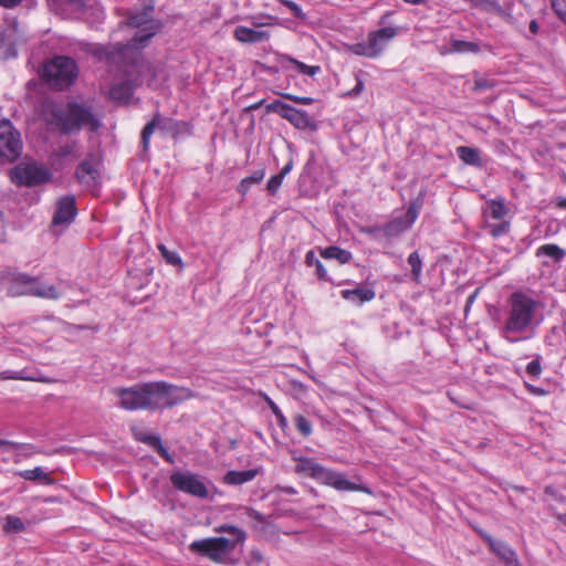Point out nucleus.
<instances>
[{
	"instance_id": "f257e3e1",
	"label": "nucleus",
	"mask_w": 566,
	"mask_h": 566,
	"mask_svg": "<svg viewBox=\"0 0 566 566\" xmlns=\"http://www.w3.org/2000/svg\"><path fill=\"white\" fill-rule=\"evenodd\" d=\"M144 11L140 13H132L127 19V25L136 29L133 39L126 43H117L108 51L107 59L115 63H130L132 70L128 76H136L134 80L114 84L109 90V97L116 102L127 103L133 95L134 87L144 81L151 86L158 84V80H165L163 71L159 66L144 61L139 56V50L145 48L149 40L159 31L160 24L151 18L153 6L148 4L149 0H143Z\"/></svg>"
},
{
	"instance_id": "f03ea898",
	"label": "nucleus",
	"mask_w": 566,
	"mask_h": 566,
	"mask_svg": "<svg viewBox=\"0 0 566 566\" xmlns=\"http://www.w3.org/2000/svg\"><path fill=\"white\" fill-rule=\"evenodd\" d=\"M114 394L119 399V406L129 411L171 408L192 396L188 388L166 381H149L127 388H116Z\"/></svg>"
},
{
	"instance_id": "7ed1b4c3",
	"label": "nucleus",
	"mask_w": 566,
	"mask_h": 566,
	"mask_svg": "<svg viewBox=\"0 0 566 566\" xmlns=\"http://www.w3.org/2000/svg\"><path fill=\"white\" fill-rule=\"evenodd\" d=\"M541 303L523 292L513 293L507 300L500 334L511 344L527 340L539 325Z\"/></svg>"
},
{
	"instance_id": "20e7f679",
	"label": "nucleus",
	"mask_w": 566,
	"mask_h": 566,
	"mask_svg": "<svg viewBox=\"0 0 566 566\" xmlns=\"http://www.w3.org/2000/svg\"><path fill=\"white\" fill-rule=\"evenodd\" d=\"M41 113L49 124L55 125L63 133H73L83 126H88L93 130L98 127V122L94 116L77 104L70 103L64 107H59L55 103L45 101L42 104Z\"/></svg>"
},
{
	"instance_id": "39448f33",
	"label": "nucleus",
	"mask_w": 566,
	"mask_h": 566,
	"mask_svg": "<svg viewBox=\"0 0 566 566\" xmlns=\"http://www.w3.org/2000/svg\"><path fill=\"white\" fill-rule=\"evenodd\" d=\"M0 280L7 285L8 293L14 296L29 294L50 300L60 297V293L54 285L27 274L6 270L0 273Z\"/></svg>"
},
{
	"instance_id": "423d86ee",
	"label": "nucleus",
	"mask_w": 566,
	"mask_h": 566,
	"mask_svg": "<svg viewBox=\"0 0 566 566\" xmlns=\"http://www.w3.org/2000/svg\"><path fill=\"white\" fill-rule=\"evenodd\" d=\"M238 546L227 537H208L193 541L190 543L189 549L214 563L235 565L239 562V556L235 554Z\"/></svg>"
},
{
	"instance_id": "0eeeda50",
	"label": "nucleus",
	"mask_w": 566,
	"mask_h": 566,
	"mask_svg": "<svg viewBox=\"0 0 566 566\" xmlns=\"http://www.w3.org/2000/svg\"><path fill=\"white\" fill-rule=\"evenodd\" d=\"M77 76V66L75 62L65 56H55L45 63L41 70V77L50 85L56 88L70 86Z\"/></svg>"
},
{
	"instance_id": "6e6552de",
	"label": "nucleus",
	"mask_w": 566,
	"mask_h": 566,
	"mask_svg": "<svg viewBox=\"0 0 566 566\" xmlns=\"http://www.w3.org/2000/svg\"><path fill=\"white\" fill-rule=\"evenodd\" d=\"M398 32L399 29L397 27H386L371 31L368 33L365 41L353 44L350 51L356 55L375 59L382 53Z\"/></svg>"
},
{
	"instance_id": "1a4fd4ad",
	"label": "nucleus",
	"mask_w": 566,
	"mask_h": 566,
	"mask_svg": "<svg viewBox=\"0 0 566 566\" xmlns=\"http://www.w3.org/2000/svg\"><path fill=\"white\" fill-rule=\"evenodd\" d=\"M10 179L18 186H38L50 180V170L36 163H20L10 170Z\"/></svg>"
},
{
	"instance_id": "9d476101",
	"label": "nucleus",
	"mask_w": 566,
	"mask_h": 566,
	"mask_svg": "<svg viewBox=\"0 0 566 566\" xmlns=\"http://www.w3.org/2000/svg\"><path fill=\"white\" fill-rule=\"evenodd\" d=\"M170 481L175 489L184 493L199 499H207L209 496V486L211 483H206L198 474L189 471L175 472L171 474Z\"/></svg>"
},
{
	"instance_id": "9b49d317",
	"label": "nucleus",
	"mask_w": 566,
	"mask_h": 566,
	"mask_svg": "<svg viewBox=\"0 0 566 566\" xmlns=\"http://www.w3.org/2000/svg\"><path fill=\"white\" fill-rule=\"evenodd\" d=\"M20 134L9 119H0V159L13 161L21 153Z\"/></svg>"
},
{
	"instance_id": "f8f14e48",
	"label": "nucleus",
	"mask_w": 566,
	"mask_h": 566,
	"mask_svg": "<svg viewBox=\"0 0 566 566\" xmlns=\"http://www.w3.org/2000/svg\"><path fill=\"white\" fill-rule=\"evenodd\" d=\"M476 7H481L483 10L491 12L509 23H516L521 15L520 0L517 3L510 8V0H473Z\"/></svg>"
},
{
	"instance_id": "ddd939ff",
	"label": "nucleus",
	"mask_w": 566,
	"mask_h": 566,
	"mask_svg": "<svg viewBox=\"0 0 566 566\" xmlns=\"http://www.w3.org/2000/svg\"><path fill=\"white\" fill-rule=\"evenodd\" d=\"M420 208V202H412L403 217L394 219L385 227V234L387 237H397L410 229L419 216Z\"/></svg>"
},
{
	"instance_id": "4468645a",
	"label": "nucleus",
	"mask_w": 566,
	"mask_h": 566,
	"mask_svg": "<svg viewBox=\"0 0 566 566\" xmlns=\"http://www.w3.org/2000/svg\"><path fill=\"white\" fill-rule=\"evenodd\" d=\"M318 482L332 486L338 491H356L359 488L350 482L345 474L326 469L323 467L321 474L317 479Z\"/></svg>"
},
{
	"instance_id": "2eb2a0df",
	"label": "nucleus",
	"mask_w": 566,
	"mask_h": 566,
	"mask_svg": "<svg viewBox=\"0 0 566 566\" xmlns=\"http://www.w3.org/2000/svg\"><path fill=\"white\" fill-rule=\"evenodd\" d=\"M76 214L75 198L65 196L56 203V211L53 217V226H67Z\"/></svg>"
},
{
	"instance_id": "dca6fc26",
	"label": "nucleus",
	"mask_w": 566,
	"mask_h": 566,
	"mask_svg": "<svg viewBox=\"0 0 566 566\" xmlns=\"http://www.w3.org/2000/svg\"><path fill=\"white\" fill-rule=\"evenodd\" d=\"M99 160L97 157H90L80 164L76 176L81 184L86 187H95L98 178Z\"/></svg>"
},
{
	"instance_id": "f3484780",
	"label": "nucleus",
	"mask_w": 566,
	"mask_h": 566,
	"mask_svg": "<svg viewBox=\"0 0 566 566\" xmlns=\"http://www.w3.org/2000/svg\"><path fill=\"white\" fill-rule=\"evenodd\" d=\"M490 548L507 565L520 566L515 552L505 543L493 539L490 535L481 534Z\"/></svg>"
},
{
	"instance_id": "a211bd4d",
	"label": "nucleus",
	"mask_w": 566,
	"mask_h": 566,
	"mask_svg": "<svg viewBox=\"0 0 566 566\" xmlns=\"http://www.w3.org/2000/svg\"><path fill=\"white\" fill-rule=\"evenodd\" d=\"M280 114L283 118L287 119L296 128L305 129L311 125V118L305 111L297 109L291 105H281Z\"/></svg>"
},
{
	"instance_id": "6ab92c4d",
	"label": "nucleus",
	"mask_w": 566,
	"mask_h": 566,
	"mask_svg": "<svg viewBox=\"0 0 566 566\" xmlns=\"http://www.w3.org/2000/svg\"><path fill=\"white\" fill-rule=\"evenodd\" d=\"M234 38L243 43H258L268 40L270 34L266 31L254 30L240 25L234 30Z\"/></svg>"
},
{
	"instance_id": "aec40b11",
	"label": "nucleus",
	"mask_w": 566,
	"mask_h": 566,
	"mask_svg": "<svg viewBox=\"0 0 566 566\" xmlns=\"http://www.w3.org/2000/svg\"><path fill=\"white\" fill-rule=\"evenodd\" d=\"M340 295L344 300L352 302L354 304H363L365 302L371 301L375 297V292L368 287L357 286L355 289H346L340 292Z\"/></svg>"
},
{
	"instance_id": "412c9836",
	"label": "nucleus",
	"mask_w": 566,
	"mask_h": 566,
	"mask_svg": "<svg viewBox=\"0 0 566 566\" xmlns=\"http://www.w3.org/2000/svg\"><path fill=\"white\" fill-rule=\"evenodd\" d=\"M13 38V29H7L0 32V59L7 60L17 56Z\"/></svg>"
},
{
	"instance_id": "4be33fe9",
	"label": "nucleus",
	"mask_w": 566,
	"mask_h": 566,
	"mask_svg": "<svg viewBox=\"0 0 566 566\" xmlns=\"http://www.w3.org/2000/svg\"><path fill=\"white\" fill-rule=\"evenodd\" d=\"M509 213V209L506 208L503 199H494L486 202V208L483 211V214L486 220H505Z\"/></svg>"
},
{
	"instance_id": "5701e85b",
	"label": "nucleus",
	"mask_w": 566,
	"mask_h": 566,
	"mask_svg": "<svg viewBox=\"0 0 566 566\" xmlns=\"http://www.w3.org/2000/svg\"><path fill=\"white\" fill-rule=\"evenodd\" d=\"M258 474V469H250L244 471H229L223 476V481L229 485H241L243 483L252 481Z\"/></svg>"
},
{
	"instance_id": "b1692460",
	"label": "nucleus",
	"mask_w": 566,
	"mask_h": 566,
	"mask_svg": "<svg viewBox=\"0 0 566 566\" xmlns=\"http://www.w3.org/2000/svg\"><path fill=\"white\" fill-rule=\"evenodd\" d=\"M457 155L465 165L475 167L483 165L481 151L478 148L459 146L457 148Z\"/></svg>"
},
{
	"instance_id": "393cba45",
	"label": "nucleus",
	"mask_w": 566,
	"mask_h": 566,
	"mask_svg": "<svg viewBox=\"0 0 566 566\" xmlns=\"http://www.w3.org/2000/svg\"><path fill=\"white\" fill-rule=\"evenodd\" d=\"M295 461V472L306 474L315 480L318 479L323 469L322 465L307 458H296Z\"/></svg>"
},
{
	"instance_id": "a878e982",
	"label": "nucleus",
	"mask_w": 566,
	"mask_h": 566,
	"mask_svg": "<svg viewBox=\"0 0 566 566\" xmlns=\"http://www.w3.org/2000/svg\"><path fill=\"white\" fill-rule=\"evenodd\" d=\"M17 474L28 481H39L46 485L53 483V480L41 467H35L32 470L19 471Z\"/></svg>"
},
{
	"instance_id": "bb28decb",
	"label": "nucleus",
	"mask_w": 566,
	"mask_h": 566,
	"mask_svg": "<svg viewBox=\"0 0 566 566\" xmlns=\"http://www.w3.org/2000/svg\"><path fill=\"white\" fill-rule=\"evenodd\" d=\"M216 532L230 534V537H227L228 541H232L234 544L240 546L243 545L247 538V534L243 530L230 524H222L216 527Z\"/></svg>"
},
{
	"instance_id": "cd10ccee",
	"label": "nucleus",
	"mask_w": 566,
	"mask_h": 566,
	"mask_svg": "<svg viewBox=\"0 0 566 566\" xmlns=\"http://www.w3.org/2000/svg\"><path fill=\"white\" fill-rule=\"evenodd\" d=\"M321 255L324 259H335L340 264L348 263L352 260V253L338 247L325 248L324 250H322Z\"/></svg>"
},
{
	"instance_id": "c85d7f7f",
	"label": "nucleus",
	"mask_w": 566,
	"mask_h": 566,
	"mask_svg": "<svg viewBox=\"0 0 566 566\" xmlns=\"http://www.w3.org/2000/svg\"><path fill=\"white\" fill-rule=\"evenodd\" d=\"M479 51L480 45L478 42L462 40H451L450 49L448 50V52L452 53H478Z\"/></svg>"
},
{
	"instance_id": "c756f323",
	"label": "nucleus",
	"mask_w": 566,
	"mask_h": 566,
	"mask_svg": "<svg viewBox=\"0 0 566 566\" xmlns=\"http://www.w3.org/2000/svg\"><path fill=\"white\" fill-rule=\"evenodd\" d=\"M0 378L3 380L7 379H19V380H31V381H43L46 382L48 379L43 377H38L34 375H31L28 370H3L0 374Z\"/></svg>"
},
{
	"instance_id": "7c9ffc66",
	"label": "nucleus",
	"mask_w": 566,
	"mask_h": 566,
	"mask_svg": "<svg viewBox=\"0 0 566 566\" xmlns=\"http://www.w3.org/2000/svg\"><path fill=\"white\" fill-rule=\"evenodd\" d=\"M158 248V251L160 252V255L163 256V259L170 265H174V266H177L179 270H182L184 269V262H182V259L181 256L175 252V251H169L165 244H158L157 245Z\"/></svg>"
},
{
	"instance_id": "2f4dec72",
	"label": "nucleus",
	"mask_w": 566,
	"mask_h": 566,
	"mask_svg": "<svg viewBox=\"0 0 566 566\" xmlns=\"http://www.w3.org/2000/svg\"><path fill=\"white\" fill-rule=\"evenodd\" d=\"M537 255H546L554 261H560L565 258L566 251L556 244H544L538 248Z\"/></svg>"
},
{
	"instance_id": "473e14b6",
	"label": "nucleus",
	"mask_w": 566,
	"mask_h": 566,
	"mask_svg": "<svg viewBox=\"0 0 566 566\" xmlns=\"http://www.w3.org/2000/svg\"><path fill=\"white\" fill-rule=\"evenodd\" d=\"M408 263L411 266L412 277L416 282H419L422 272V261L418 252H412L408 256Z\"/></svg>"
},
{
	"instance_id": "72a5a7b5",
	"label": "nucleus",
	"mask_w": 566,
	"mask_h": 566,
	"mask_svg": "<svg viewBox=\"0 0 566 566\" xmlns=\"http://www.w3.org/2000/svg\"><path fill=\"white\" fill-rule=\"evenodd\" d=\"M24 530L22 520L18 516L9 515L6 518L4 531L8 533H19Z\"/></svg>"
},
{
	"instance_id": "f704fd0d",
	"label": "nucleus",
	"mask_w": 566,
	"mask_h": 566,
	"mask_svg": "<svg viewBox=\"0 0 566 566\" xmlns=\"http://www.w3.org/2000/svg\"><path fill=\"white\" fill-rule=\"evenodd\" d=\"M160 122V116L159 115H156L151 122H149L143 129L142 132V142H143V145H144V148L147 149L148 147V144H149V138L151 136V134L154 133L156 126L159 124Z\"/></svg>"
},
{
	"instance_id": "c9c22d12",
	"label": "nucleus",
	"mask_w": 566,
	"mask_h": 566,
	"mask_svg": "<svg viewBox=\"0 0 566 566\" xmlns=\"http://www.w3.org/2000/svg\"><path fill=\"white\" fill-rule=\"evenodd\" d=\"M294 422L302 436L308 437L312 433V424L304 416L296 415Z\"/></svg>"
},
{
	"instance_id": "e433bc0d",
	"label": "nucleus",
	"mask_w": 566,
	"mask_h": 566,
	"mask_svg": "<svg viewBox=\"0 0 566 566\" xmlns=\"http://www.w3.org/2000/svg\"><path fill=\"white\" fill-rule=\"evenodd\" d=\"M293 62L300 73L306 74L308 76H315L321 71L318 65H306L305 63L298 61Z\"/></svg>"
},
{
	"instance_id": "4c0bfd02",
	"label": "nucleus",
	"mask_w": 566,
	"mask_h": 566,
	"mask_svg": "<svg viewBox=\"0 0 566 566\" xmlns=\"http://www.w3.org/2000/svg\"><path fill=\"white\" fill-rule=\"evenodd\" d=\"M542 373L539 358H535L526 365V374L530 377L537 378Z\"/></svg>"
},
{
	"instance_id": "58836bf2",
	"label": "nucleus",
	"mask_w": 566,
	"mask_h": 566,
	"mask_svg": "<svg viewBox=\"0 0 566 566\" xmlns=\"http://www.w3.org/2000/svg\"><path fill=\"white\" fill-rule=\"evenodd\" d=\"M25 446L13 441L0 439V450L2 452L12 453L19 449H23Z\"/></svg>"
},
{
	"instance_id": "ea45409f",
	"label": "nucleus",
	"mask_w": 566,
	"mask_h": 566,
	"mask_svg": "<svg viewBox=\"0 0 566 566\" xmlns=\"http://www.w3.org/2000/svg\"><path fill=\"white\" fill-rule=\"evenodd\" d=\"M552 7L556 14L566 22V0H552Z\"/></svg>"
},
{
	"instance_id": "a19ab883",
	"label": "nucleus",
	"mask_w": 566,
	"mask_h": 566,
	"mask_svg": "<svg viewBox=\"0 0 566 566\" xmlns=\"http://www.w3.org/2000/svg\"><path fill=\"white\" fill-rule=\"evenodd\" d=\"M283 179L284 177H282L281 175H275V176H272L269 181H268V191L272 195H274L281 187L282 182H283Z\"/></svg>"
},
{
	"instance_id": "79ce46f5",
	"label": "nucleus",
	"mask_w": 566,
	"mask_h": 566,
	"mask_svg": "<svg viewBox=\"0 0 566 566\" xmlns=\"http://www.w3.org/2000/svg\"><path fill=\"white\" fill-rule=\"evenodd\" d=\"M509 228H510L509 221L503 220V221H501V223L492 226L490 232L494 238H499V237L505 234L509 231Z\"/></svg>"
},
{
	"instance_id": "37998d69",
	"label": "nucleus",
	"mask_w": 566,
	"mask_h": 566,
	"mask_svg": "<svg viewBox=\"0 0 566 566\" xmlns=\"http://www.w3.org/2000/svg\"><path fill=\"white\" fill-rule=\"evenodd\" d=\"M77 153L76 144H69L61 147L57 151V156L62 158H67L74 156Z\"/></svg>"
},
{
	"instance_id": "c03bdc74",
	"label": "nucleus",
	"mask_w": 566,
	"mask_h": 566,
	"mask_svg": "<svg viewBox=\"0 0 566 566\" xmlns=\"http://www.w3.org/2000/svg\"><path fill=\"white\" fill-rule=\"evenodd\" d=\"M283 4L286 6L294 13V15L297 17L298 19H302V20L305 19L304 12L298 7V4H296L295 2L290 1V0H284Z\"/></svg>"
},
{
	"instance_id": "a18cd8bd",
	"label": "nucleus",
	"mask_w": 566,
	"mask_h": 566,
	"mask_svg": "<svg viewBox=\"0 0 566 566\" xmlns=\"http://www.w3.org/2000/svg\"><path fill=\"white\" fill-rule=\"evenodd\" d=\"M138 439L144 441V442L149 443L153 447H156V446L160 444V439L158 437H156V436H153V434H140V436H138Z\"/></svg>"
},
{
	"instance_id": "49530a36",
	"label": "nucleus",
	"mask_w": 566,
	"mask_h": 566,
	"mask_svg": "<svg viewBox=\"0 0 566 566\" xmlns=\"http://www.w3.org/2000/svg\"><path fill=\"white\" fill-rule=\"evenodd\" d=\"M265 172L264 170H256L251 176L247 177V179L250 181V184H259L264 178Z\"/></svg>"
},
{
	"instance_id": "de8ad7c7",
	"label": "nucleus",
	"mask_w": 566,
	"mask_h": 566,
	"mask_svg": "<svg viewBox=\"0 0 566 566\" xmlns=\"http://www.w3.org/2000/svg\"><path fill=\"white\" fill-rule=\"evenodd\" d=\"M251 186L252 184H250V181L247 178H243L239 184L238 190L242 195H245L250 190Z\"/></svg>"
},
{
	"instance_id": "09e8293b",
	"label": "nucleus",
	"mask_w": 566,
	"mask_h": 566,
	"mask_svg": "<svg viewBox=\"0 0 566 566\" xmlns=\"http://www.w3.org/2000/svg\"><path fill=\"white\" fill-rule=\"evenodd\" d=\"M316 273L319 279L326 277V270L319 260H315Z\"/></svg>"
},
{
	"instance_id": "8fccbe9b",
	"label": "nucleus",
	"mask_w": 566,
	"mask_h": 566,
	"mask_svg": "<svg viewBox=\"0 0 566 566\" xmlns=\"http://www.w3.org/2000/svg\"><path fill=\"white\" fill-rule=\"evenodd\" d=\"M291 99H293L295 103L310 105L312 104L313 99L311 97H304V96H291Z\"/></svg>"
},
{
	"instance_id": "3c124183",
	"label": "nucleus",
	"mask_w": 566,
	"mask_h": 566,
	"mask_svg": "<svg viewBox=\"0 0 566 566\" xmlns=\"http://www.w3.org/2000/svg\"><path fill=\"white\" fill-rule=\"evenodd\" d=\"M276 422L280 428L285 429L287 427V419L283 415V412H280L279 415H275Z\"/></svg>"
},
{
	"instance_id": "603ef678",
	"label": "nucleus",
	"mask_w": 566,
	"mask_h": 566,
	"mask_svg": "<svg viewBox=\"0 0 566 566\" xmlns=\"http://www.w3.org/2000/svg\"><path fill=\"white\" fill-rule=\"evenodd\" d=\"M315 260H318V259L315 256L314 251H308L305 255L306 264L310 266H315Z\"/></svg>"
},
{
	"instance_id": "864d4df0",
	"label": "nucleus",
	"mask_w": 566,
	"mask_h": 566,
	"mask_svg": "<svg viewBox=\"0 0 566 566\" xmlns=\"http://www.w3.org/2000/svg\"><path fill=\"white\" fill-rule=\"evenodd\" d=\"M527 388L532 394H534L536 396H545L546 395V390H544L543 388L531 386V385H528Z\"/></svg>"
},
{
	"instance_id": "5fc2aeb1",
	"label": "nucleus",
	"mask_w": 566,
	"mask_h": 566,
	"mask_svg": "<svg viewBox=\"0 0 566 566\" xmlns=\"http://www.w3.org/2000/svg\"><path fill=\"white\" fill-rule=\"evenodd\" d=\"M21 0H0V6L6 8H12L19 4Z\"/></svg>"
},
{
	"instance_id": "6e6d98bb",
	"label": "nucleus",
	"mask_w": 566,
	"mask_h": 566,
	"mask_svg": "<svg viewBox=\"0 0 566 566\" xmlns=\"http://www.w3.org/2000/svg\"><path fill=\"white\" fill-rule=\"evenodd\" d=\"M292 167H293V163L292 161H289L283 168L282 170L280 171L279 175H281L282 177H285L291 170H292Z\"/></svg>"
},
{
	"instance_id": "4d7b16f0",
	"label": "nucleus",
	"mask_w": 566,
	"mask_h": 566,
	"mask_svg": "<svg viewBox=\"0 0 566 566\" xmlns=\"http://www.w3.org/2000/svg\"><path fill=\"white\" fill-rule=\"evenodd\" d=\"M268 403H269L270 409L274 413V416L279 415L280 412H282L281 409L276 406V403L274 401L269 399Z\"/></svg>"
},
{
	"instance_id": "13d9d810",
	"label": "nucleus",
	"mask_w": 566,
	"mask_h": 566,
	"mask_svg": "<svg viewBox=\"0 0 566 566\" xmlns=\"http://www.w3.org/2000/svg\"><path fill=\"white\" fill-rule=\"evenodd\" d=\"M251 557L256 562V563H261L263 557H262V554L259 552V551H252L251 552Z\"/></svg>"
},
{
	"instance_id": "bf43d9fd",
	"label": "nucleus",
	"mask_w": 566,
	"mask_h": 566,
	"mask_svg": "<svg viewBox=\"0 0 566 566\" xmlns=\"http://www.w3.org/2000/svg\"><path fill=\"white\" fill-rule=\"evenodd\" d=\"M67 2L72 3L76 9H83L84 8V0H66Z\"/></svg>"
},
{
	"instance_id": "052dcab7",
	"label": "nucleus",
	"mask_w": 566,
	"mask_h": 566,
	"mask_svg": "<svg viewBox=\"0 0 566 566\" xmlns=\"http://www.w3.org/2000/svg\"><path fill=\"white\" fill-rule=\"evenodd\" d=\"M247 513L250 517L252 518H255V520H261V515L259 512L254 511V510H251V509H248L247 510Z\"/></svg>"
},
{
	"instance_id": "680f3d73",
	"label": "nucleus",
	"mask_w": 566,
	"mask_h": 566,
	"mask_svg": "<svg viewBox=\"0 0 566 566\" xmlns=\"http://www.w3.org/2000/svg\"><path fill=\"white\" fill-rule=\"evenodd\" d=\"M363 88H364L363 82L358 81L356 86L353 90V94H355V95L359 94L363 91Z\"/></svg>"
},
{
	"instance_id": "e2e57ef3",
	"label": "nucleus",
	"mask_w": 566,
	"mask_h": 566,
	"mask_svg": "<svg viewBox=\"0 0 566 566\" xmlns=\"http://www.w3.org/2000/svg\"><path fill=\"white\" fill-rule=\"evenodd\" d=\"M406 3L413 4V6H420V4H427L428 0H403Z\"/></svg>"
},
{
	"instance_id": "0e129e2a",
	"label": "nucleus",
	"mask_w": 566,
	"mask_h": 566,
	"mask_svg": "<svg viewBox=\"0 0 566 566\" xmlns=\"http://www.w3.org/2000/svg\"><path fill=\"white\" fill-rule=\"evenodd\" d=\"M485 87H486V83L485 82L480 81V80L475 81V85H474V90L475 91H481V90H483Z\"/></svg>"
},
{
	"instance_id": "69168bd1",
	"label": "nucleus",
	"mask_w": 566,
	"mask_h": 566,
	"mask_svg": "<svg viewBox=\"0 0 566 566\" xmlns=\"http://www.w3.org/2000/svg\"><path fill=\"white\" fill-rule=\"evenodd\" d=\"M558 520H559L562 523L566 524V512H565L564 514H560V515L558 516Z\"/></svg>"
},
{
	"instance_id": "338daca9",
	"label": "nucleus",
	"mask_w": 566,
	"mask_h": 566,
	"mask_svg": "<svg viewBox=\"0 0 566 566\" xmlns=\"http://www.w3.org/2000/svg\"><path fill=\"white\" fill-rule=\"evenodd\" d=\"M558 206L562 208H566V197L558 202Z\"/></svg>"
},
{
	"instance_id": "774afa93",
	"label": "nucleus",
	"mask_w": 566,
	"mask_h": 566,
	"mask_svg": "<svg viewBox=\"0 0 566 566\" xmlns=\"http://www.w3.org/2000/svg\"><path fill=\"white\" fill-rule=\"evenodd\" d=\"M517 3V0H510V8H513Z\"/></svg>"
}]
</instances>
